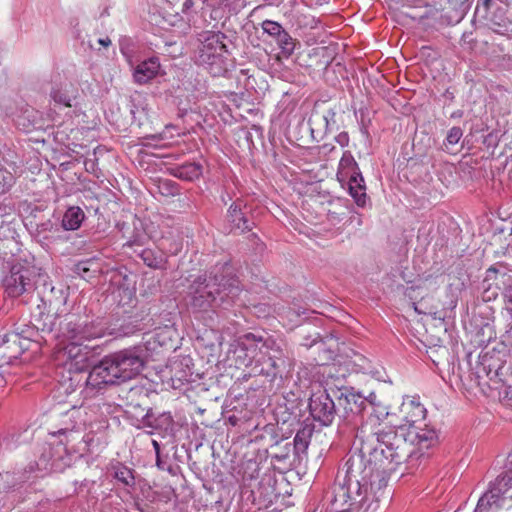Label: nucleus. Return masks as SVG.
Here are the masks:
<instances>
[{"label":"nucleus","instance_id":"nucleus-1","mask_svg":"<svg viewBox=\"0 0 512 512\" xmlns=\"http://www.w3.org/2000/svg\"><path fill=\"white\" fill-rule=\"evenodd\" d=\"M383 471L376 470L361 454H352L338 471L331 492L337 512H347L355 505L378 502L387 486Z\"/></svg>","mask_w":512,"mask_h":512},{"label":"nucleus","instance_id":"nucleus-2","mask_svg":"<svg viewBox=\"0 0 512 512\" xmlns=\"http://www.w3.org/2000/svg\"><path fill=\"white\" fill-rule=\"evenodd\" d=\"M377 448L382 456L394 465L408 462L413 467L422 450L429 449L437 443L438 435L435 429H426L422 433L417 430H406L395 424L384 427L376 432Z\"/></svg>","mask_w":512,"mask_h":512},{"label":"nucleus","instance_id":"nucleus-3","mask_svg":"<svg viewBox=\"0 0 512 512\" xmlns=\"http://www.w3.org/2000/svg\"><path fill=\"white\" fill-rule=\"evenodd\" d=\"M60 333L64 346L58 353V360L63 369L70 374H79L88 369L93 349L84 344V341L100 337L101 331L71 316L65 319Z\"/></svg>","mask_w":512,"mask_h":512},{"label":"nucleus","instance_id":"nucleus-4","mask_svg":"<svg viewBox=\"0 0 512 512\" xmlns=\"http://www.w3.org/2000/svg\"><path fill=\"white\" fill-rule=\"evenodd\" d=\"M145 360L140 348H129L106 356L95 365L86 378V385L92 389H102L133 379L144 368Z\"/></svg>","mask_w":512,"mask_h":512},{"label":"nucleus","instance_id":"nucleus-5","mask_svg":"<svg viewBox=\"0 0 512 512\" xmlns=\"http://www.w3.org/2000/svg\"><path fill=\"white\" fill-rule=\"evenodd\" d=\"M225 276L218 281L217 275H203L195 279L188 288L187 302L194 312H206L233 300L239 294L238 281Z\"/></svg>","mask_w":512,"mask_h":512},{"label":"nucleus","instance_id":"nucleus-6","mask_svg":"<svg viewBox=\"0 0 512 512\" xmlns=\"http://www.w3.org/2000/svg\"><path fill=\"white\" fill-rule=\"evenodd\" d=\"M222 32L203 31L198 34L195 57L213 76H219L227 70L228 50Z\"/></svg>","mask_w":512,"mask_h":512},{"label":"nucleus","instance_id":"nucleus-7","mask_svg":"<svg viewBox=\"0 0 512 512\" xmlns=\"http://www.w3.org/2000/svg\"><path fill=\"white\" fill-rule=\"evenodd\" d=\"M507 498H512V462L510 468L490 483L474 512H497Z\"/></svg>","mask_w":512,"mask_h":512},{"label":"nucleus","instance_id":"nucleus-8","mask_svg":"<svg viewBox=\"0 0 512 512\" xmlns=\"http://www.w3.org/2000/svg\"><path fill=\"white\" fill-rule=\"evenodd\" d=\"M337 177L348 181V190L355 203L364 207L367 202L366 186L362 173L350 151H345L339 161Z\"/></svg>","mask_w":512,"mask_h":512},{"label":"nucleus","instance_id":"nucleus-9","mask_svg":"<svg viewBox=\"0 0 512 512\" xmlns=\"http://www.w3.org/2000/svg\"><path fill=\"white\" fill-rule=\"evenodd\" d=\"M36 470L40 472H62L70 465L71 457L63 443H44L37 450Z\"/></svg>","mask_w":512,"mask_h":512},{"label":"nucleus","instance_id":"nucleus-10","mask_svg":"<svg viewBox=\"0 0 512 512\" xmlns=\"http://www.w3.org/2000/svg\"><path fill=\"white\" fill-rule=\"evenodd\" d=\"M36 276V268L29 263L13 264L9 275L4 279L6 293L10 297H19L28 292L33 288Z\"/></svg>","mask_w":512,"mask_h":512},{"label":"nucleus","instance_id":"nucleus-11","mask_svg":"<svg viewBox=\"0 0 512 512\" xmlns=\"http://www.w3.org/2000/svg\"><path fill=\"white\" fill-rule=\"evenodd\" d=\"M426 412V408L420 403L419 398L406 396L398 409L399 423L396 424L405 427L407 431L415 429L422 433L426 429H432L424 423Z\"/></svg>","mask_w":512,"mask_h":512},{"label":"nucleus","instance_id":"nucleus-12","mask_svg":"<svg viewBox=\"0 0 512 512\" xmlns=\"http://www.w3.org/2000/svg\"><path fill=\"white\" fill-rule=\"evenodd\" d=\"M228 354L237 368L251 366L258 354V344L254 335L248 333L235 340L231 344Z\"/></svg>","mask_w":512,"mask_h":512},{"label":"nucleus","instance_id":"nucleus-13","mask_svg":"<svg viewBox=\"0 0 512 512\" xmlns=\"http://www.w3.org/2000/svg\"><path fill=\"white\" fill-rule=\"evenodd\" d=\"M309 411L315 421L330 425L336 415L335 403L326 390L319 389L309 399Z\"/></svg>","mask_w":512,"mask_h":512},{"label":"nucleus","instance_id":"nucleus-14","mask_svg":"<svg viewBox=\"0 0 512 512\" xmlns=\"http://www.w3.org/2000/svg\"><path fill=\"white\" fill-rule=\"evenodd\" d=\"M95 410L88 407L72 408L65 414L66 420L64 427L60 428L56 433L58 435L72 434L92 426Z\"/></svg>","mask_w":512,"mask_h":512},{"label":"nucleus","instance_id":"nucleus-15","mask_svg":"<svg viewBox=\"0 0 512 512\" xmlns=\"http://www.w3.org/2000/svg\"><path fill=\"white\" fill-rule=\"evenodd\" d=\"M247 213V206L240 199L230 205L226 216L230 232L238 231L243 233L252 229L254 223L247 217Z\"/></svg>","mask_w":512,"mask_h":512},{"label":"nucleus","instance_id":"nucleus-16","mask_svg":"<svg viewBox=\"0 0 512 512\" xmlns=\"http://www.w3.org/2000/svg\"><path fill=\"white\" fill-rule=\"evenodd\" d=\"M147 336L146 344L148 350H156L158 347L170 350L175 347L178 332L174 324H166L156 328L152 334Z\"/></svg>","mask_w":512,"mask_h":512},{"label":"nucleus","instance_id":"nucleus-17","mask_svg":"<svg viewBox=\"0 0 512 512\" xmlns=\"http://www.w3.org/2000/svg\"><path fill=\"white\" fill-rule=\"evenodd\" d=\"M8 341L0 350V354L7 357V363L17 359L25 350L29 349L30 340L22 337L19 333L11 332L2 336Z\"/></svg>","mask_w":512,"mask_h":512},{"label":"nucleus","instance_id":"nucleus-18","mask_svg":"<svg viewBox=\"0 0 512 512\" xmlns=\"http://www.w3.org/2000/svg\"><path fill=\"white\" fill-rule=\"evenodd\" d=\"M160 70V62L156 57L149 58L139 63L133 71V79L137 84L148 83L157 76Z\"/></svg>","mask_w":512,"mask_h":512},{"label":"nucleus","instance_id":"nucleus-19","mask_svg":"<svg viewBox=\"0 0 512 512\" xmlns=\"http://www.w3.org/2000/svg\"><path fill=\"white\" fill-rule=\"evenodd\" d=\"M51 99L64 107H72V101L76 97V89L70 83L55 84L50 92Z\"/></svg>","mask_w":512,"mask_h":512},{"label":"nucleus","instance_id":"nucleus-20","mask_svg":"<svg viewBox=\"0 0 512 512\" xmlns=\"http://www.w3.org/2000/svg\"><path fill=\"white\" fill-rule=\"evenodd\" d=\"M61 233V229L50 220L37 225L36 228L37 236L47 243L64 242L66 238Z\"/></svg>","mask_w":512,"mask_h":512},{"label":"nucleus","instance_id":"nucleus-21","mask_svg":"<svg viewBox=\"0 0 512 512\" xmlns=\"http://www.w3.org/2000/svg\"><path fill=\"white\" fill-rule=\"evenodd\" d=\"M84 219V211L78 206H71L65 211L61 225L63 230L75 231L80 228Z\"/></svg>","mask_w":512,"mask_h":512},{"label":"nucleus","instance_id":"nucleus-22","mask_svg":"<svg viewBox=\"0 0 512 512\" xmlns=\"http://www.w3.org/2000/svg\"><path fill=\"white\" fill-rule=\"evenodd\" d=\"M143 262L150 268L164 269L167 259L163 252L152 249H144L139 254Z\"/></svg>","mask_w":512,"mask_h":512},{"label":"nucleus","instance_id":"nucleus-23","mask_svg":"<svg viewBox=\"0 0 512 512\" xmlns=\"http://www.w3.org/2000/svg\"><path fill=\"white\" fill-rule=\"evenodd\" d=\"M17 169L15 163H10L8 168L0 166V195L7 193L14 186Z\"/></svg>","mask_w":512,"mask_h":512},{"label":"nucleus","instance_id":"nucleus-24","mask_svg":"<svg viewBox=\"0 0 512 512\" xmlns=\"http://www.w3.org/2000/svg\"><path fill=\"white\" fill-rule=\"evenodd\" d=\"M344 400L349 405L347 409H349V411L353 414L361 413L367 409L374 410L373 404L359 394H346Z\"/></svg>","mask_w":512,"mask_h":512},{"label":"nucleus","instance_id":"nucleus-25","mask_svg":"<svg viewBox=\"0 0 512 512\" xmlns=\"http://www.w3.org/2000/svg\"><path fill=\"white\" fill-rule=\"evenodd\" d=\"M114 478L127 487H134L135 477L132 469L123 464H116L112 467Z\"/></svg>","mask_w":512,"mask_h":512},{"label":"nucleus","instance_id":"nucleus-26","mask_svg":"<svg viewBox=\"0 0 512 512\" xmlns=\"http://www.w3.org/2000/svg\"><path fill=\"white\" fill-rule=\"evenodd\" d=\"M75 273L85 280H89L96 276L99 267L93 260L80 261L75 265Z\"/></svg>","mask_w":512,"mask_h":512},{"label":"nucleus","instance_id":"nucleus-27","mask_svg":"<svg viewBox=\"0 0 512 512\" xmlns=\"http://www.w3.org/2000/svg\"><path fill=\"white\" fill-rule=\"evenodd\" d=\"M235 0H201V13L206 20L207 8H211L210 17L216 19L221 8L230 6Z\"/></svg>","mask_w":512,"mask_h":512},{"label":"nucleus","instance_id":"nucleus-28","mask_svg":"<svg viewBox=\"0 0 512 512\" xmlns=\"http://www.w3.org/2000/svg\"><path fill=\"white\" fill-rule=\"evenodd\" d=\"M276 41L285 56L293 54L296 46V41L290 36V34L283 30V32L277 36Z\"/></svg>","mask_w":512,"mask_h":512},{"label":"nucleus","instance_id":"nucleus-29","mask_svg":"<svg viewBox=\"0 0 512 512\" xmlns=\"http://www.w3.org/2000/svg\"><path fill=\"white\" fill-rule=\"evenodd\" d=\"M202 174V166L199 163H187L179 168V177L186 180L198 179Z\"/></svg>","mask_w":512,"mask_h":512},{"label":"nucleus","instance_id":"nucleus-30","mask_svg":"<svg viewBox=\"0 0 512 512\" xmlns=\"http://www.w3.org/2000/svg\"><path fill=\"white\" fill-rule=\"evenodd\" d=\"M262 29L265 33L268 35L274 37L275 39L277 36H279L284 28L279 24L278 22L272 21V20H265L261 24Z\"/></svg>","mask_w":512,"mask_h":512},{"label":"nucleus","instance_id":"nucleus-31","mask_svg":"<svg viewBox=\"0 0 512 512\" xmlns=\"http://www.w3.org/2000/svg\"><path fill=\"white\" fill-rule=\"evenodd\" d=\"M463 135V131L460 127H452L447 134L446 143L449 145L457 144Z\"/></svg>","mask_w":512,"mask_h":512},{"label":"nucleus","instance_id":"nucleus-32","mask_svg":"<svg viewBox=\"0 0 512 512\" xmlns=\"http://www.w3.org/2000/svg\"><path fill=\"white\" fill-rule=\"evenodd\" d=\"M335 116H336V112L331 109L326 111L321 116V120L324 122V125H325V132H330L333 130V126L335 124Z\"/></svg>","mask_w":512,"mask_h":512},{"label":"nucleus","instance_id":"nucleus-33","mask_svg":"<svg viewBox=\"0 0 512 512\" xmlns=\"http://www.w3.org/2000/svg\"><path fill=\"white\" fill-rule=\"evenodd\" d=\"M201 0H185L182 6L183 13H189L192 9L199 8L201 10Z\"/></svg>","mask_w":512,"mask_h":512},{"label":"nucleus","instance_id":"nucleus-34","mask_svg":"<svg viewBox=\"0 0 512 512\" xmlns=\"http://www.w3.org/2000/svg\"><path fill=\"white\" fill-rule=\"evenodd\" d=\"M229 268H227L226 266H222L221 268H214V271H212V275H217L218 276V281H221L222 280V276H225V280L223 282H225L227 279L231 278L229 276V273L226 272L225 270H228Z\"/></svg>","mask_w":512,"mask_h":512},{"label":"nucleus","instance_id":"nucleus-35","mask_svg":"<svg viewBox=\"0 0 512 512\" xmlns=\"http://www.w3.org/2000/svg\"><path fill=\"white\" fill-rule=\"evenodd\" d=\"M335 141L341 146L346 147L349 144V135L347 132H341L335 137Z\"/></svg>","mask_w":512,"mask_h":512},{"label":"nucleus","instance_id":"nucleus-36","mask_svg":"<svg viewBox=\"0 0 512 512\" xmlns=\"http://www.w3.org/2000/svg\"><path fill=\"white\" fill-rule=\"evenodd\" d=\"M268 361H269V364L271 365V367L273 368V370L272 371H267L266 375L267 376L275 377L278 374V372H279L278 370H279V367H280V363L278 361L274 360L272 357H269Z\"/></svg>","mask_w":512,"mask_h":512},{"label":"nucleus","instance_id":"nucleus-37","mask_svg":"<svg viewBox=\"0 0 512 512\" xmlns=\"http://www.w3.org/2000/svg\"><path fill=\"white\" fill-rule=\"evenodd\" d=\"M294 444L297 449H302V448L307 447V441H305L299 433H297L294 438Z\"/></svg>","mask_w":512,"mask_h":512},{"label":"nucleus","instance_id":"nucleus-38","mask_svg":"<svg viewBox=\"0 0 512 512\" xmlns=\"http://www.w3.org/2000/svg\"><path fill=\"white\" fill-rule=\"evenodd\" d=\"M267 480H268V486H269V487H268V488H266V491H265V493H264V497H265V499H268L269 501H271V497H272L273 495H275V489H274V487L271 485V481H272V479L269 477Z\"/></svg>","mask_w":512,"mask_h":512},{"label":"nucleus","instance_id":"nucleus-39","mask_svg":"<svg viewBox=\"0 0 512 512\" xmlns=\"http://www.w3.org/2000/svg\"><path fill=\"white\" fill-rule=\"evenodd\" d=\"M504 298L507 303L512 304V283L505 288Z\"/></svg>","mask_w":512,"mask_h":512},{"label":"nucleus","instance_id":"nucleus-40","mask_svg":"<svg viewBox=\"0 0 512 512\" xmlns=\"http://www.w3.org/2000/svg\"><path fill=\"white\" fill-rule=\"evenodd\" d=\"M152 445L155 449L156 457H157V464L159 465L160 461V445L156 440H152Z\"/></svg>","mask_w":512,"mask_h":512},{"label":"nucleus","instance_id":"nucleus-41","mask_svg":"<svg viewBox=\"0 0 512 512\" xmlns=\"http://www.w3.org/2000/svg\"><path fill=\"white\" fill-rule=\"evenodd\" d=\"M11 332H8V331H0V350L2 349L3 346H5L7 344L8 341H5L6 339L4 338L3 339V335L5 334H10Z\"/></svg>","mask_w":512,"mask_h":512},{"label":"nucleus","instance_id":"nucleus-42","mask_svg":"<svg viewBox=\"0 0 512 512\" xmlns=\"http://www.w3.org/2000/svg\"><path fill=\"white\" fill-rule=\"evenodd\" d=\"M98 42H99V44H101V45H102V46H104V47H107V46H109V45L111 44V40H110L108 37H106V38H100V39L98 40Z\"/></svg>","mask_w":512,"mask_h":512},{"label":"nucleus","instance_id":"nucleus-43","mask_svg":"<svg viewBox=\"0 0 512 512\" xmlns=\"http://www.w3.org/2000/svg\"><path fill=\"white\" fill-rule=\"evenodd\" d=\"M491 374V371L487 372V376L490 378V379H493L494 377H497L498 376V370L494 371L493 375H490Z\"/></svg>","mask_w":512,"mask_h":512},{"label":"nucleus","instance_id":"nucleus-44","mask_svg":"<svg viewBox=\"0 0 512 512\" xmlns=\"http://www.w3.org/2000/svg\"><path fill=\"white\" fill-rule=\"evenodd\" d=\"M5 215V208L0 204V217Z\"/></svg>","mask_w":512,"mask_h":512},{"label":"nucleus","instance_id":"nucleus-45","mask_svg":"<svg viewBox=\"0 0 512 512\" xmlns=\"http://www.w3.org/2000/svg\"><path fill=\"white\" fill-rule=\"evenodd\" d=\"M124 292L128 295V297H129V298H131V297H132V295H133V291H132V290H128V289H127V290H125Z\"/></svg>","mask_w":512,"mask_h":512},{"label":"nucleus","instance_id":"nucleus-46","mask_svg":"<svg viewBox=\"0 0 512 512\" xmlns=\"http://www.w3.org/2000/svg\"><path fill=\"white\" fill-rule=\"evenodd\" d=\"M333 355H334V352L329 351V356H328V358H327V359H331V358H333Z\"/></svg>","mask_w":512,"mask_h":512},{"label":"nucleus","instance_id":"nucleus-47","mask_svg":"<svg viewBox=\"0 0 512 512\" xmlns=\"http://www.w3.org/2000/svg\"><path fill=\"white\" fill-rule=\"evenodd\" d=\"M413 306H414V310L419 312L417 306L415 305V303H413Z\"/></svg>","mask_w":512,"mask_h":512},{"label":"nucleus","instance_id":"nucleus-48","mask_svg":"<svg viewBox=\"0 0 512 512\" xmlns=\"http://www.w3.org/2000/svg\"><path fill=\"white\" fill-rule=\"evenodd\" d=\"M35 468L33 466H30V471H34Z\"/></svg>","mask_w":512,"mask_h":512}]
</instances>
